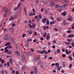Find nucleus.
Returning <instances> with one entry per match:
<instances>
[{"label":"nucleus","mask_w":74,"mask_h":74,"mask_svg":"<svg viewBox=\"0 0 74 74\" xmlns=\"http://www.w3.org/2000/svg\"><path fill=\"white\" fill-rule=\"evenodd\" d=\"M4 60H2L1 61V62L2 63H4Z\"/></svg>","instance_id":"49"},{"label":"nucleus","mask_w":74,"mask_h":74,"mask_svg":"<svg viewBox=\"0 0 74 74\" xmlns=\"http://www.w3.org/2000/svg\"><path fill=\"white\" fill-rule=\"evenodd\" d=\"M56 20L57 21H60L62 20V18L60 17H58L57 18Z\"/></svg>","instance_id":"5"},{"label":"nucleus","mask_w":74,"mask_h":74,"mask_svg":"<svg viewBox=\"0 0 74 74\" xmlns=\"http://www.w3.org/2000/svg\"><path fill=\"white\" fill-rule=\"evenodd\" d=\"M15 53H16L17 56H19L20 55V53L18 51H15Z\"/></svg>","instance_id":"10"},{"label":"nucleus","mask_w":74,"mask_h":74,"mask_svg":"<svg viewBox=\"0 0 74 74\" xmlns=\"http://www.w3.org/2000/svg\"><path fill=\"white\" fill-rule=\"evenodd\" d=\"M53 42L54 43V44H55L56 43V40H53Z\"/></svg>","instance_id":"54"},{"label":"nucleus","mask_w":74,"mask_h":74,"mask_svg":"<svg viewBox=\"0 0 74 74\" xmlns=\"http://www.w3.org/2000/svg\"><path fill=\"white\" fill-rule=\"evenodd\" d=\"M8 48H12V46H8Z\"/></svg>","instance_id":"41"},{"label":"nucleus","mask_w":74,"mask_h":74,"mask_svg":"<svg viewBox=\"0 0 74 74\" xmlns=\"http://www.w3.org/2000/svg\"><path fill=\"white\" fill-rule=\"evenodd\" d=\"M53 59V58H52V57H49V60H52Z\"/></svg>","instance_id":"35"},{"label":"nucleus","mask_w":74,"mask_h":74,"mask_svg":"<svg viewBox=\"0 0 74 74\" xmlns=\"http://www.w3.org/2000/svg\"><path fill=\"white\" fill-rule=\"evenodd\" d=\"M34 34L35 36H36L37 35V32H34Z\"/></svg>","instance_id":"42"},{"label":"nucleus","mask_w":74,"mask_h":74,"mask_svg":"<svg viewBox=\"0 0 74 74\" xmlns=\"http://www.w3.org/2000/svg\"><path fill=\"white\" fill-rule=\"evenodd\" d=\"M15 73V70H13L12 71V74H14V73Z\"/></svg>","instance_id":"64"},{"label":"nucleus","mask_w":74,"mask_h":74,"mask_svg":"<svg viewBox=\"0 0 74 74\" xmlns=\"http://www.w3.org/2000/svg\"><path fill=\"white\" fill-rule=\"evenodd\" d=\"M21 4H22V3H20L18 4L17 5V8H19V7H20V6L21 5Z\"/></svg>","instance_id":"14"},{"label":"nucleus","mask_w":74,"mask_h":74,"mask_svg":"<svg viewBox=\"0 0 74 74\" xmlns=\"http://www.w3.org/2000/svg\"><path fill=\"white\" fill-rule=\"evenodd\" d=\"M7 16V13H5L3 15V17L5 18Z\"/></svg>","instance_id":"36"},{"label":"nucleus","mask_w":74,"mask_h":74,"mask_svg":"<svg viewBox=\"0 0 74 74\" xmlns=\"http://www.w3.org/2000/svg\"><path fill=\"white\" fill-rule=\"evenodd\" d=\"M10 36H7L6 37H5L4 38V39L5 40H9V39H10Z\"/></svg>","instance_id":"6"},{"label":"nucleus","mask_w":74,"mask_h":74,"mask_svg":"<svg viewBox=\"0 0 74 74\" xmlns=\"http://www.w3.org/2000/svg\"><path fill=\"white\" fill-rule=\"evenodd\" d=\"M55 64L56 65V67L57 68H58V67H59V63H58V62H56Z\"/></svg>","instance_id":"9"},{"label":"nucleus","mask_w":74,"mask_h":74,"mask_svg":"<svg viewBox=\"0 0 74 74\" xmlns=\"http://www.w3.org/2000/svg\"><path fill=\"white\" fill-rule=\"evenodd\" d=\"M11 44L10 42L6 43V45H10Z\"/></svg>","instance_id":"28"},{"label":"nucleus","mask_w":74,"mask_h":74,"mask_svg":"<svg viewBox=\"0 0 74 74\" xmlns=\"http://www.w3.org/2000/svg\"><path fill=\"white\" fill-rule=\"evenodd\" d=\"M35 13H29V16H33V15H35Z\"/></svg>","instance_id":"8"},{"label":"nucleus","mask_w":74,"mask_h":74,"mask_svg":"<svg viewBox=\"0 0 74 74\" xmlns=\"http://www.w3.org/2000/svg\"><path fill=\"white\" fill-rule=\"evenodd\" d=\"M39 57H36L34 59V61H37L39 60Z\"/></svg>","instance_id":"12"},{"label":"nucleus","mask_w":74,"mask_h":74,"mask_svg":"<svg viewBox=\"0 0 74 74\" xmlns=\"http://www.w3.org/2000/svg\"><path fill=\"white\" fill-rule=\"evenodd\" d=\"M63 24L65 25V26H66V22H63Z\"/></svg>","instance_id":"58"},{"label":"nucleus","mask_w":74,"mask_h":74,"mask_svg":"<svg viewBox=\"0 0 74 74\" xmlns=\"http://www.w3.org/2000/svg\"><path fill=\"white\" fill-rule=\"evenodd\" d=\"M38 17H39V19H42V16L41 14H39L38 16Z\"/></svg>","instance_id":"16"},{"label":"nucleus","mask_w":74,"mask_h":74,"mask_svg":"<svg viewBox=\"0 0 74 74\" xmlns=\"http://www.w3.org/2000/svg\"><path fill=\"white\" fill-rule=\"evenodd\" d=\"M29 34H32V32L30 31L29 32Z\"/></svg>","instance_id":"46"},{"label":"nucleus","mask_w":74,"mask_h":74,"mask_svg":"<svg viewBox=\"0 0 74 74\" xmlns=\"http://www.w3.org/2000/svg\"><path fill=\"white\" fill-rule=\"evenodd\" d=\"M72 40V39H69L68 40H67V41H69V42H70L71 41V40Z\"/></svg>","instance_id":"44"},{"label":"nucleus","mask_w":74,"mask_h":74,"mask_svg":"<svg viewBox=\"0 0 74 74\" xmlns=\"http://www.w3.org/2000/svg\"><path fill=\"white\" fill-rule=\"evenodd\" d=\"M47 34L46 32H45L44 33V34L43 35V37H46L47 36Z\"/></svg>","instance_id":"20"},{"label":"nucleus","mask_w":74,"mask_h":74,"mask_svg":"<svg viewBox=\"0 0 74 74\" xmlns=\"http://www.w3.org/2000/svg\"><path fill=\"white\" fill-rule=\"evenodd\" d=\"M4 70H3L2 71L1 74H4Z\"/></svg>","instance_id":"63"},{"label":"nucleus","mask_w":74,"mask_h":74,"mask_svg":"<svg viewBox=\"0 0 74 74\" xmlns=\"http://www.w3.org/2000/svg\"><path fill=\"white\" fill-rule=\"evenodd\" d=\"M25 69V67L24 66L22 68L21 70H22V71H23V70H24Z\"/></svg>","instance_id":"29"},{"label":"nucleus","mask_w":74,"mask_h":74,"mask_svg":"<svg viewBox=\"0 0 74 74\" xmlns=\"http://www.w3.org/2000/svg\"><path fill=\"white\" fill-rule=\"evenodd\" d=\"M7 64L8 67H10V62H8L7 63Z\"/></svg>","instance_id":"30"},{"label":"nucleus","mask_w":74,"mask_h":74,"mask_svg":"<svg viewBox=\"0 0 74 74\" xmlns=\"http://www.w3.org/2000/svg\"><path fill=\"white\" fill-rule=\"evenodd\" d=\"M68 58H69L70 60H73V58H72V57H71V56H69Z\"/></svg>","instance_id":"15"},{"label":"nucleus","mask_w":74,"mask_h":74,"mask_svg":"<svg viewBox=\"0 0 74 74\" xmlns=\"http://www.w3.org/2000/svg\"><path fill=\"white\" fill-rule=\"evenodd\" d=\"M45 52V50H44L43 51H40V53L41 54V53H44V52Z\"/></svg>","instance_id":"23"},{"label":"nucleus","mask_w":74,"mask_h":74,"mask_svg":"<svg viewBox=\"0 0 74 74\" xmlns=\"http://www.w3.org/2000/svg\"><path fill=\"white\" fill-rule=\"evenodd\" d=\"M43 29L45 30H46V26L43 27Z\"/></svg>","instance_id":"57"},{"label":"nucleus","mask_w":74,"mask_h":74,"mask_svg":"<svg viewBox=\"0 0 74 74\" xmlns=\"http://www.w3.org/2000/svg\"><path fill=\"white\" fill-rule=\"evenodd\" d=\"M18 64L19 65H21V62L19 61L18 62Z\"/></svg>","instance_id":"52"},{"label":"nucleus","mask_w":74,"mask_h":74,"mask_svg":"<svg viewBox=\"0 0 74 74\" xmlns=\"http://www.w3.org/2000/svg\"><path fill=\"white\" fill-rule=\"evenodd\" d=\"M36 4H38V0H36Z\"/></svg>","instance_id":"45"},{"label":"nucleus","mask_w":74,"mask_h":74,"mask_svg":"<svg viewBox=\"0 0 74 74\" xmlns=\"http://www.w3.org/2000/svg\"><path fill=\"white\" fill-rule=\"evenodd\" d=\"M9 61H10V63L12 64V58H10L9 59Z\"/></svg>","instance_id":"11"},{"label":"nucleus","mask_w":74,"mask_h":74,"mask_svg":"<svg viewBox=\"0 0 74 74\" xmlns=\"http://www.w3.org/2000/svg\"><path fill=\"white\" fill-rule=\"evenodd\" d=\"M24 10L25 12L27 11V8L26 7H24Z\"/></svg>","instance_id":"21"},{"label":"nucleus","mask_w":74,"mask_h":74,"mask_svg":"<svg viewBox=\"0 0 74 74\" xmlns=\"http://www.w3.org/2000/svg\"><path fill=\"white\" fill-rule=\"evenodd\" d=\"M40 40H41V41H43V40H44L43 37H42L40 38Z\"/></svg>","instance_id":"47"},{"label":"nucleus","mask_w":74,"mask_h":74,"mask_svg":"<svg viewBox=\"0 0 74 74\" xmlns=\"http://www.w3.org/2000/svg\"><path fill=\"white\" fill-rule=\"evenodd\" d=\"M68 20L69 21H72L73 20V18L71 17H69L68 18Z\"/></svg>","instance_id":"17"},{"label":"nucleus","mask_w":74,"mask_h":74,"mask_svg":"<svg viewBox=\"0 0 74 74\" xmlns=\"http://www.w3.org/2000/svg\"><path fill=\"white\" fill-rule=\"evenodd\" d=\"M69 67V68H71V67H72V64H70Z\"/></svg>","instance_id":"34"},{"label":"nucleus","mask_w":74,"mask_h":74,"mask_svg":"<svg viewBox=\"0 0 74 74\" xmlns=\"http://www.w3.org/2000/svg\"><path fill=\"white\" fill-rule=\"evenodd\" d=\"M68 36L69 38H71V37L73 38L74 37V35L73 34H71L70 35H69Z\"/></svg>","instance_id":"4"},{"label":"nucleus","mask_w":74,"mask_h":74,"mask_svg":"<svg viewBox=\"0 0 74 74\" xmlns=\"http://www.w3.org/2000/svg\"><path fill=\"white\" fill-rule=\"evenodd\" d=\"M59 7V5H57L55 6L56 8H58Z\"/></svg>","instance_id":"40"},{"label":"nucleus","mask_w":74,"mask_h":74,"mask_svg":"<svg viewBox=\"0 0 74 74\" xmlns=\"http://www.w3.org/2000/svg\"><path fill=\"white\" fill-rule=\"evenodd\" d=\"M50 25H53V23L52 21H51L50 22Z\"/></svg>","instance_id":"50"},{"label":"nucleus","mask_w":74,"mask_h":74,"mask_svg":"<svg viewBox=\"0 0 74 74\" xmlns=\"http://www.w3.org/2000/svg\"><path fill=\"white\" fill-rule=\"evenodd\" d=\"M65 44H66V45H70L71 44L70 43H69L67 42H65Z\"/></svg>","instance_id":"24"},{"label":"nucleus","mask_w":74,"mask_h":74,"mask_svg":"<svg viewBox=\"0 0 74 74\" xmlns=\"http://www.w3.org/2000/svg\"><path fill=\"white\" fill-rule=\"evenodd\" d=\"M66 54H64L62 55V57H63L64 58H65V57H66Z\"/></svg>","instance_id":"33"},{"label":"nucleus","mask_w":74,"mask_h":74,"mask_svg":"<svg viewBox=\"0 0 74 74\" xmlns=\"http://www.w3.org/2000/svg\"><path fill=\"white\" fill-rule=\"evenodd\" d=\"M48 53H50V52H51V50H50V49H49V50H48Z\"/></svg>","instance_id":"61"},{"label":"nucleus","mask_w":74,"mask_h":74,"mask_svg":"<svg viewBox=\"0 0 74 74\" xmlns=\"http://www.w3.org/2000/svg\"><path fill=\"white\" fill-rule=\"evenodd\" d=\"M11 53V51H8V54H9V55H10Z\"/></svg>","instance_id":"43"},{"label":"nucleus","mask_w":74,"mask_h":74,"mask_svg":"<svg viewBox=\"0 0 74 74\" xmlns=\"http://www.w3.org/2000/svg\"><path fill=\"white\" fill-rule=\"evenodd\" d=\"M22 57L23 58L22 60L24 62H26V58H25V55H23Z\"/></svg>","instance_id":"2"},{"label":"nucleus","mask_w":74,"mask_h":74,"mask_svg":"<svg viewBox=\"0 0 74 74\" xmlns=\"http://www.w3.org/2000/svg\"><path fill=\"white\" fill-rule=\"evenodd\" d=\"M32 41V39H28L27 40V42H29V41Z\"/></svg>","instance_id":"18"},{"label":"nucleus","mask_w":74,"mask_h":74,"mask_svg":"<svg viewBox=\"0 0 74 74\" xmlns=\"http://www.w3.org/2000/svg\"><path fill=\"white\" fill-rule=\"evenodd\" d=\"M4 11L5 12H6V13H9V12H10V10L8 9L7 8L4 10Z\"/></svg>","instance_id":"3"},{"label":"nucleus","mask_w":74,"mask_h":74,"mask_svg":"<svg viewBox=\"0 0 74 74\" xmlns=\"http://www.w3.org/2000/svg\"><path fill=\"white\" fill-rule=\"evenodd\" d=\"M57 53H60V49H57Z\"/></svg>","instance_id":"13"},{"label":"nucleus","mask_w":74,"mask_h":74,"mask_svg":"<svg viewBox=\"0 0 74 74\" xmlns=\"http://www.w3.org/2000/svg\"><path fill=\"white\" fill-rule=\"evenodd\" d=\"M50 19L51 20H52V21H53V20L54 19V18H53V17L52 16H51L50 17Z\"/></svg>","instance_id":"32"},{"label":"nucleus","mask_w":74,"mask_h":74,"mask_svg":"<svg viewBox=\"0 0 74 74\" xmlns=\"http://www.w3.org/2000/svg\"><path fill=\"white\" fill-rule=\"evenodd\" d=\"M47 17H45L42 20L41 22H42V23H45L46 22V21H47Z\"/></svg>","instance_id":"1"},{"label":"nucleus","mask_w":74,"mask_h":74,"mask_svg":"<svg viewBox=\"0 0 74 74\" xmlns=\"http://www.w3.org/2000/svg\"><path fill=\"white\" fill-rule=\"evenodd\" d=\"M47 25H49V20H48L47 21Z\"/></svg>","instance_id":"27"},{"label":"nucleus","mask_w":74,"mask_h":74,"mask_svg":"<svg viewBox=\"0 0 74 74\" xmlns=\"http://www.w3.org/2000/svg\"><path fill=\"white\" fill-rule=\"evenodd\" d=\"M29 26L30 27L31 29H32V28H33V27H32V25H31V24H29Z\"/></svg>","instance_id":"31"},{"label":"nucleus","mask_w":74,"mask_h":74,"mask_svg":"<svg viewBox=\"0 0 74 74\" xmlns=\"http://www.w3.org/2000/svg\"><path fill=\"white\" fill-rule=\"evenodd\" d=\"M71 51H68L67 53H66V54H67V55H69V54H70L71 53Z\"/></svg>","instance_id":"26"},{"label":"nucleus","mask_w":74,"mask_h":74,"mask_svg":"<svg viewBox=\"0 0 74 74\" xmlns=\"http://www.w3.org/2000/svg\"><path fill=\"white\" fill-rule=\"evenodd\" d=\"M25 14L26 16L27 15V12H26V11L25 12Z\"/></svg>","instance_id":"59"},{"label":"nucleus","mask_w":74,"mask_h":74,"mask_svg":"<svg viewBox=\"0 0 74 74\" xmlns=\"http://www.w3.org/2000/svg\"><path fill=\"white\" fill-rule=\"evenodd\" d=\"M8 52V49L5 50V52L6 53H7V52Z\"/></svg>","instance_id":"60"},{"label":"nucleus","mask_w":74,"mask_h":74,"mask_svg":"<svg viewBox=\"0 0 74 74\" xmlns=\"http://www.w3.org/2000/svg\"><path fill=\"white\" fill-rule=\"evenodd\" d=\"M66 12H64L62 13H61V14L63 16H66Z\"/></svg>","instance_id":"7"},{"label":"nucleus","mask_w":74,"mask_h":74,"mask_svg":"<svg viewBox=\"0 0 74 74\" xmlns=\"http://www.w3.org/2000/svg\"><path fill=\"white\" fill-rule=\"evenodd\" d=\"M54 5V3H50L51 5L52 6V5Z\"/></svg>","instance_id":"55"},{"label":"nucleus","mask_w":74,"mask_h":74,"mask_svg":"<svg viewBox=\"0 0 74 74\" xmlns=\"http://www.w3.org/2000/svg\"><path fill=\"white\" fill-rule=\"evenodd\" d=\"M64 5H62L61 6V8H64Z\"/></svg>","instance_id":"48"},{"label":"nucleus","mask_w":74,"mask_h":74,"mask_svg":"<svg viewBox=\"0 0 74 74\" xmlns=\"http://www.w3.org/2000/svg\"><path fill=\"white\" fill-rule=\"evenodd\" d=\"M53 29L56 32H58V29L56 28H54Z\"/></svg>","instance_id":"19"},{"label":"nucleus","mask_w":74,"mask_h":74,"mask_svg":"<svg viewBox=\"0 0 74 74\" xmlns=\"http://www.w3.org/2000/svg\"><path fill=\"white\" fill-rule=\"evenodd\" d=\"M71 45L73 47H74V43L73 42H72L71 43Z\"/></svg>","instance_id":"38"},{"label":"nucleus","mask_w":74,"mask_h":74,"mask_svg":"<svg viewBox=\"0 0 74 74\" xmlns=\"http://www.w3.org/2000/svg\"><path fill=\"white\" fill-rule=\"evenodd\" d=\"M10 20V21H12V20H14V17H13L12 16H11Z\"/></svg>","instance_id":"22"},{"label":"nucleus","mask_w":74,"mask_h":74,"mask_svg":"<svg viewBox=\"0 0 74 74\" xmlns=\"http://www.w3.org/2000/svg\"><path fill=\"white\" fill-rule=\"evenodd\" d=\"M40 18H37L36 19V21H38V22H39V21H40Z\"/></svg>","instance_id":"39"},{"label":"nucleus","mask_w":74,"mask_h":74,"mask_svg":"<svg viewBox=\"0 0 74 74\" xmlns=\"http://www.w3.org/2000/svg\"><path fill=\"white\" fill-rule=\"evenodd\" d=\"M25 37V34H23L22 36V37Z\"/></svg>","instance_id":"53"},{"label":"nucleus","mask_w":74,"mask_h":74,"mask_svg":"<svg viewBox=\"0 0 74 74\" xmlns=\"http://www.w3.org/2000/svg\"><path fill=\"white\" fill-rule=\"evenodd\" d=\"M12 26H15V24L13 23L12 25Z\"/></svg>","instance_id":"62"},{"label":"nucleus","mask_w":74,"mask_h":74,"mask_svg":"<svg viewBox=\"0 0 74 74\" xmlns=\"http://www.w3.org/2000/svg\"><path fill=\"white\" fill-rule=\"evenodd\" d=\"M29 45L28 44H27L25 45V47H26V48H27V47H29Z\"/></svg>","instance_id":"25"},{"label":"nucleus","mask_w":74,"mask_h":74,"mask_svg":"<svg viewBox=\"0 0 74 74\" xmlns=\"http://www.w3.org/2000/svg\"><path fill=\"white\" fill-rule=\"evenodd\" d=\"M71 31L68 30L67 31V33H71Z\"/></svg>","instance_id":"51"},{"label":"nucleus","mask_w":74,"mask_h":74,"mask_svg":"<svg viewBox=\"0 0 74 74\" xmlns=\"http://www.w3.org/2000/svg\"><path fill=\"white\" fill-rule=\"evenodd\" d=\"M27 55H30V52H27Z\"/></svg>","instance_id":"56"},{"label":"nucleus","mask_w":74,"mask_h":74,"mask_svg":"<svg viewBox=\"0 0 74 74\" xmlns=\"http://www.w3.org/2000/svg\"><path fill=\"white\" fill-rule=\"evenodd\" d=\"M5 74H8V72L7 71V70H5Z\"/></svg>","instance_id":"37"}]
</instances>
